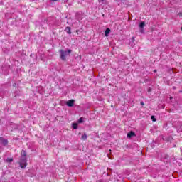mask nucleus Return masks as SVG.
Masks as SVG:
<instances>
[{
    "label": "nucleus",
    "mask_w": 182,
    "mask_h": 182,
    "mask_svg": "<svg viewBox=\"0 0 182 182\" xmlns=\"http://www.w3.org/2000/svg\"><path fill=\"white\" fill-rule=\"evenodd\" d=\"M60 53L61 60L65 61L66 60V58H68V56H70V53H72V50H68L67 51L60 50Z\"/></svg>",
    "instance_id": "1"
},
{
    "label": "nucleus",
    "mask_w": 182,
    "mask_h": 182,
    "mask_svg": "<svg viewBox=\"0 0 182 182\" xmlns=\"http://www.w3.org/2000/svg\"><path fill=\"white\" fill-rule=\"evenodd\" d=\"M18 164L21 168H25L28 166V163H26V156H21Z\"/></svg>",
    "instance_id": "2"
},
{
    "label": "nucleus",
    "mask_w": 182,
    "mask_h": 182,
    "mask_svg": "<svg viewBox=\"0 0 182 182\" xmlns=\"http://www.w3.org/2000/svg\"><path fill=\"white\" fill-rule=\"evenodd\" d=\"M66 105L68 107H72L75 105V100H70L67 101Z\"/></svg>",
    "instance_id": "3"
},
{
    "label": "nucleus",
    "mask_w": 182,
    "mask_h": 182,
    "mask_svg": "<svg viewBox=\"0 0 182 182\" xmlns=\"http://www.w3.org/2000/svg\"><path fill=\"white\" fill-rule=\"evenodd\" d=\"M0 143L1 144H3V146H6L8 144V141L3 137H0Z\"/></svg>",
    "instance_id": "4"
},
{
    "label": "nucleus",
    "mask_w": 182,
    "mask_h": 182,
    "mask_svg": "<svg viewBox=\"0 0 182 182\" xmlns=\"http://www.w3.org/2000/svg\"><path fill=\"white\" fill-rule=\"evenodd\" d=\"M134 136H136V134L133 132V131H131L129 133L127 134L128 139H132V137H134Z\"/></svg>",
    "instance_id": "5"
},
{
    "label": "nucleus",
    "mask_w": 182,
    "mask_h": 182,
    "mask_svg": "<svg viewBox=\"0 0 182 182\" xmlns=\"http://www.w3.org/2000/svg\"><path fill=\"white\" fill-rule=\"evenodd\" d=\"M65 31L67 32L68 35H70V33H72V31H70V27H66Z\"/></svg>",
    "instance_id": "6"
},
{
    "label": "nucleus",
    "mask_w": 182,
    "mask_h": 182,
    "mask_svg": "<svg viewBox=\"0 0 182 182\" xmlns=\"http://www.w3.org/2000/svg\"><path fill=\"white\" fill-rule=\"evenodd\" d=\"M109 33H110V28H107L105 30V36H109Z\"/></svg>",
    "instance_id": "7"
},
{
    "label": "nucleus",
    "mask_w": 182,
    "mask_h": 182,
    "mask_svg": "<svg viewBox=\"0 0 182 182\" xmlns=\"http://www.w3.org/2000/svg\"><path fill=\"white\" fill-rule=\"evenodd\" d=\"M82 140H87V135L86 134H84L82 135Z\"/></svg>",
    "instance_id": "8"
},
{
    "label": "nucleus",
    "mask_w": 182,
    "mask_h": 182,
    "mask_svg": "<svg viewBox=\"0 0 182 182\" xmlns=\"http://www.w3.org/2000/svg\"><path fill=\"white\" fill-rule=\"evenodd\" d=\"M144 25H146V23L144 22H141L139 24V28H144Z\"/></svg>",
    "instance_id": "9"
},
{
    "label": "nucleus",
    "mask_w": 182,
    "mask_h": 182,
    "mask_svg": "<svg viewBox=\"0 0 182 182\" xmlns=\"http://www.w3.org/2000/svg\"><path fill=\"white\" fill-rule=\"evenodd\" d=\"M21 156L26 157V151L25 150L21 151Z\"/></svg>",
    "instance_id": "10"
},
{
    "label": "nucleus",
    "mask_w": 182,
    "mask_h": 182,
    "mask_svg": "<svg viewBox=\"0 0 182 182\" xmlns=\"http://www.w3.org/2000/svg\"><path fill=\"white\" fill-rule=\"evenodd\" d=\"M73 129H77V124L73 123Z\"/></svg>",
    "instance_id": "11"
},
{
    "label": "nucleus",
    "mask_w": 182,
    "mask_h": 182,
    "mask_svg": "<svg viewBox=\"0 0 182 182\" xmlns=\"http://www.w3.org/2000/svg\"><path fill=\"white\" fill-rule=\"evenodd\" d=\"M151 119L153 122H156L157 120V119H156V117H154V116H151Z\"/></svg>",
    "instance_id": "12"
},
{
    "label": "nucleus",
    "mask_w": 182,
    "mask_h": 182,
    "mask_svg": "<svg viewBox=\"0 0 182 182\" xmlns=\"http://www.w3.org/2000/svg\"><path fill=\"white\" fill-rule=\"evenodd\" d=\"M7 161L9 163H12V161H14V159H7Z\"/></svg>",
    "instance_id": "13"
},
{
    "label": "nucleus",
    "mask_w": 182,
    "mask_h": 182,
    "mask_svg": "<svg viewBox=\"0 0 182 182\" xmlns=\"http://www.w3.org/2000/svg\"><path fill=\"white\" fill-rule=\"evenodd\" d=\"M78 122L79 123H83V118H80L79 120H78Z\"/></svg>",
    "instance_id": "14"
},
{
    "label": "nucleus",
    "mask_w": 182,
    "mask_h": 182,
    "mask_svg": "<svg viewBox=\"0 0 182 182\" xmlns=\"http://www.w3.org/2000/svg\"><path fill=\"white\" fill-rule=\"evenodd\" d=\"M141 33H144V28H140Z\"/></svg>",
    "instance_id": "15"
},
{
    "label": "nucleus",
    "mask_w": 182,
    "mask_h": 182,
    "mask_svg": "<svg viewBox=\"0 0 182 182\" xmlns=\"http://www.w3.org/2000/svg\"><path fill=\"white\" fill-rule=\"evenodd\" d=\"M141 106H144V102H141Z\"/></svg>",
    "instance_id": "16"
},
{
    "label": "nucleus",
    "mask_w": 182,
    "mask_h": 182,
    "mask_svg": "<svg viewBox=\"0 0 182 182\" xmlns=\"http://www.w3.org/2000/svg\"><path fill=\"white\" fill-rule=\"evenodd\" d=\"M132 42H134V37H132Z\"/></svg>",
    "instance_id": "17"
},
{
    "label": "nucleus",
    "mask_w": 182,
    "mask_h": 182,
    "mask_svg": "<svg viewBox=\"0 0 182 182\" xmlns=\"http://www.w3.org/2000/svg\"><path fill=\"white\" fill-rule=\"evenodd\" d=\"M179 16H182V13L178 14Z\"/></svg>",
    "instance_id": "18"
},
{
    "label": "nucleus",
    "mask_w": 182,
    "mask_h": 182,
    "mask_svg": "<svg viewBox=\"0 0 182 182\" xmlns=\"http://www.w3.org/2000/svg\"><path fill=\"white\" fill-rule=\"evenodd\" d=\"M148 92H151V89L149 88V89L148 90Z\"/></svg>",
    "instance_id": "19"
},
{
    "label": "nucleus",
    "mask_w": 182,
    "mask_h": 182,
    "mask_svg": "<svg viewBox=\"0 0 182 182\" xmlns=\"http://www.w3.org/2000/svg\"><path fill=\"white\" fill-rule=\"evenodd\" d=\"M154 73H156V72H157V70H154Z\"/></svg>",
    "instance_id": "20"
},
{
    "label": "nucleus",
    "mask_w": 182,
    "mask_h": 182,
    "mask_svg": "<svg viewBox=\"0 0 182 182\" xmlns=\"http://www.w3.org/2000/svg\"><path fill=\"white\" fill-rule=\"evenodd\" d=\"M181 31H182V27H181Z\"/></svg>",
    "instance_id": "21"
},
{
    "label": "nucleus",
    "mask_w": 182,
    "mask_h": 182,
    "mask_svg": "<svg viewBox=\"0 0 182 182\" xmlns=\"http://www.w3.org/2000/svg\"><path fill=\"white\" fill-rule=\"evenodd\" d=\"M170 99H173V97H171Z\"/></svg>",
    "instance_id": "22"
}]
</instances>
